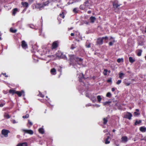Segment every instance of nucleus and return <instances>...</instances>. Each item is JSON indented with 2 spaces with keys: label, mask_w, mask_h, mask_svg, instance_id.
<instances>
[{
  "label": "nucleus",
  "mask_w": 146,
  "mask_h": 146,
  "mask_svg": "<svg viewBox=\"0 0 146 146\" xmlns=\"http://www.w3.org/2000/svg\"><path fill=\"white\" fill-rule=\"evenodd\" d=\"M59 42L58 41H56L54 42L51 46V49L52 50H56L58 46Z\"/></svg>",
  "instance_id": "obj_3"
},
{
  "label": "nucleus",
  "mask_w": 146,
  "mask_h": 146,
  "mask_svg": "<svg viewBox=\"0 0 146 146\" xmlns=\"http://www.w3.org/2000/svg\"><path fill=\"white\" fill-rule=\"evenodd\" d=\"M92 78L93 80H95L96 78V77L95 76H93L92 77Z\"/></svg>",
  "instance_id": "obj_52"
},
{
  "label": "nucleus",
  "mask_w": 146,
  "mask_h": 146,
  "mask_svg": "<svg viewBox=\"0 0 146 146\" xmlns=\"http://www.w3.org/2000/svg\"><path fill=\"white\" fill-rule=\"evenodd\" d=\"M121 82V80H119L116 82V84L117 85H119Z\"/></svg>",
  "instance_id": "obj_41"
},
{
  "label": "nucleus",
  "mask_w": 146,
  "mask_h": 146,
  "mask_svg": "<svg viewBox=\"0 0 146 146\" xmlns=\"http://www.w3.org/2000/svg\"><path fill=\"white\" fill-rule=\"evenodd\" d=\"M59 16L62 18L64 19L65 17L64 15V12H63L62 13H60L59 14Z\"/></svg>",
  "instance_id": "obj_30"
},
{
  "label": "nucleus",
  "mask_w": 146,
  "mask_h": 146,
  "mask_svg": "<svg viewBox=\"0 0 146 146\" xmlns=\"http://www.w3.org/2000/svg\"><path fill=\"white\" fill-rule=\"evenodd\" d=\"M49 3V1H47L43 2L42 4L37 3L36 6V7L39 9L40 10H41L42 8L46 6H48Z\"/></svg>",
  "instance_id": "obj_2"
},
{
  "label": "nucleus",
  "mask_w": 146,
  "mask_h": 146,
  "mask_svg": "<svg viewBox=\"0 0 146 146\" xmlns=\"http://www.w3.org/2000/svg\"><path fill=\"white\" fill-rule=\"evenodd\" d=\"M103 123L104 124H106L108 121V120L107 119V118H104L103 119Z\"/></svg>",
  "instance_id": "obj_28"
},
{
  "label": "nucleus",
  "mask_w": 146,
  "mask_h": 146,
  "mask_svg": "<svg viewBox=\"0 0 146 146\" xmlns=\"http://www.w3.org/2000/svg\"><path fill=\"white\" fill-rule=\"evenodd\" d=\"M38 96L42 98H44V95L40 92H39V94L38 95Z\"/></svg>",
  "instance_id": "obj_37"
},
{
  "label": "nucleus",
  "mask_w": 146,
  "mask_h": 146,
  "mask_svg": "<svg viewBox=\"0 0 146 146\" xmlns=\"http://www.w3.org/2000/svg\"><path fill=\"white\" fill-rule=\"evenodd\" d=\"M12 123H13V124H15V123H17V122L16 121H15V119H13V120L12 121Z\"/></svg>",
  "instance_id": "obj_46"
},
{
  "label": "nucleus",
  "mask_w": 146,
  "mask_h": 146,
  "mask_svg": "<svg viewBox=\"0 0 146 146\" xmlns=\"http://www.w3.org/2000/svg\"><path fill=\"white\" fill-rule=\"evenodd\" d=\"M110 38H111H111H113L112 37H111Z\"/></svg>",
  "instance_id": "obj_63"
},
{
  "label": "nucleus",
  "mask_w": 146,
  "mask_h": 146,
  "mask_svg": "<svg viewBox=\"0 0 146 146\" xmlns=\"http://www.w3.org/2000/svg\"><path fill=\"white\" fill-rule=\"evenodd\" d=\"M38 131L40 133L42 134H43L44 133V130L42 128H39L38 129Z\"/></svg>",
  "instance_id": "obj_24"
},
{
  "label": "nucleus",
  "mask_w": 146,
  "mask_h": 146,
  "mask_svg": "<svg viewBox=\"0 0 146 146\" xmlns=\"http://www.w3.org/2000/svg\"><path fill=\"white\" fill-rule=\"evenodd\" d=\"M114 42H115V40H113V42H110L109 43V45L110 46H112L113 45V43Z\"/></svg>",
  "instance_id": "obj_39"
},
{
  "label": "nucleus",
  "mask_w": 146,
  "mask_h": 146,
  "mask_svg": "<svg viewBox=\"0 0 146 146\" xmlns=\"http://www.w3.org/2000/svg\"><path fill=\"white\" fill-rule=\"evenodd\" d=\"M108 39L107 36H106L105 37H102V38L99 37L98 38L97 40V43L99 44L102 45L103 44V40H104V42L106 43L107 42V40Z\"/></svg>",
  "instance_id": "obj_1"
},
{
  "label": "nucleus",
  "mask_w": 146,
  "mask_h": 146,
  "mask_svg": "<svg viewBox=\"0 0 146 146\" xmlns=\"http://www.w3.org/2000/svg\"><path fill=\"white\" fill-rule=\"evenodd\" d=\"M62 53L60 51H58L56 54V56L59 58H62Z\"/></svg>",
  "instance_id": "obj_12"
},
{
  "label": "nucleus",
  "mask_w": 146,
  "mask_h": 146,
  "mask_svg": "<svg viewBox=\"0 0 146 146\" xmlns=\"http://www.w3.org/2000/svg\"><path fill=\"white\" fill-rule=\"evenodd\" d=\"M17 11L18 9L17 8H15L13 10L12 15L13 16H15Z\"/></svg>",
  "instance_id": "obj_18"
},
{
  "label": "nucleus",
  "mask_w": 146,
  "mask_h": 146,
  "mask_svg": "<svg viewBox=\"0 0 146 146\" xmlns=\"http://www.w3.org/2000/svg\"><path fill=\"white\" fill-rule=\"evenodd\" d=\"M97 99L98 101V102L100 103L102 100V98L100 95H98L97 96Z\"/></svg>",
  "instance_id": "obj_27"
},
{
  "label": "nucleus",
  "mask_w": 146,
  "mask_h": 146,
  "mask_svg": "<svg viewBox=\"0 0 146 146\" xmlns=\"http://www.w3.org/2000/svg\"><path fill=\"white\" fill-rule=\"evenodd\" d=\"M91 12L90 11H88V13H91Z\"/></svg>",
  "instance_id": "obj_57"
},
{
  "label": "nucleus",
  "mask_w": 146,
  "mask_h": 146,
  "mask_svg": "<svg viewBox=\"0 0 146 146\" xmlns=\"http://www.w3.org/2000/svg\"><path fill=\"white\" fill-rule=\"evenodd\" d=\"M86 46L87 48H89L90 47V44H88V45L86 44Z\"/></svg>",
  "instance_id": "obj_48"
},
{
  "label": "nucleus",
  "mask_w": 146,
  "mask_h": 146,
  "mask_svg": "<svg viewBox=\"0 0 146 146\" xmlns=\"http://www.w3.org/2000/svg\"><path fill=\"white\" fill-rule=\"evenodd\" d=\"M118 1L117 0H114L112 2L113 7L114 9H117L121 5V4H118Z\"/></svg>",
  "instance_id": "obj_6"
},
{
  "label": "nucleus",
  "mask_w": 146,
  "mask_h": 146,
  "mask_svg": "<svg viewBox=\"0 0 146 146\" xmlns=\"http://www.w3.org/2000/svg\"><path fill=\"white\" fill-rule=\"evenodd\" d=\"M28 124L30 126H32L33 124L29 120H28Z\"/></svg>",
  "instance_id": "obj_42"
},
{
  "label": "nucleus",
  "mask_w": 146,
  "mask_h": 146,
  "mask_svg": "<svg viewBox=\"0 0 146 146\" xmlns=\"http://www.w3.org/2000/svg\"><path fill=\"white\" fill-rule=\"evenodd\" d=\"M68 5H69L70 4V3H68Z\"/></svg>",
  "instance_id": "obj_62"
},
{
  "label": "nucleus",
  "mask_w": 146,
  "mask_h": 146,
  "mask_svg": "<svg viewBox=\"0 0 146 146\" xmlns=\"http://www.w3.org/2000/svg\"><path fill=\"white\" fill-rule=\"evenodd\" d=\"M111 93L110 92H108L107 93V94L106 95V97H111Z\"/></svg>",
  "instance_id": "obj_36"
},
{
  "label": "nucleus",
  "mask_w": 146,
  "mask_h": 146,
  "mask_svg": "<svg viewBox=\"0 0 146 146\" xmlns=\"http://www.w3.org/2000/svg\"><path fill=\"white\" fill-rule=\"evenodd\" d=\"M73 11L74 13H78V10H77V8H74L73 10Z\"/></svg>",
  "instance_id": "obj_33"
},
{
  "label": "nucleus",
  "mask_w": 146,
  "mask_h": 146,
  "mask_svg": "<svg viewBox=\"0 0 146 146\" xmlns=\"http://www.w3.org/2000/svg\"><path fill=\"white\" fill-rule=\"evenodd\" d=\"M110 138L109 136H108L105 140V143L106 144H108L110 143V141H109V139Z\"/></svg>",
  "instance_id": "obj_22"
},
{
  "label": "nucleus",
  "mask_w": 146,
  "mask_h": 146,
  "mask_svg": "<svg viewBox=\"0 0 146 146\" xmlns=\"http://www.w3.org/2000/svg\"><path fill=\"white\" fill-rule=\"evenodd\" d=\"M16 94H17L19 97H21L22 95L23 96H25V92L23 90L21 91H16Z\"/></svg>",
  "instance_id": "obj_9"
},
{
  "label": "nucleus",
  "mask_w": 146,
  "mask_h": 146,
  "mask_svg": "<svg viewBox=\"0 0 146 146\" xmlns=\"http://www.w3.org/2000/svg\"><path fill=\"white\" fill-rule=\"evenodd\" d=\"M16 91L13 89H11L9 90V92L10 94L13 95L15 94H16Z\"/></svg>",
  "instance_id": "obj_11"
},
{
  "label": "nucleus",
  "mask_w": 146,
  "mask_h": 146,
  "mask_svg": "<svg viewBox=\"0 0 146 146\" xmlns=\"http://www.w3.org/2000/svg\"><path fill=\"white\" fill-rule=\"evenodd\" d=\"M4 117H5L7 119H9L10 117V116L9 114L7 113H5Z\"/></svg>",
  "instance_id": "obj_25"
},
{
  "label": "nucleus",
  "mask_w": 146,
  "mask_h": 146,
  "mask_svg": "<svg viewBox=\"0 0 146 146\" xmlns=\"http://www.w3.org/2000/svg\"><path fill=\"white\" fill-rule=\"evenodd\" d=\"M29 117V115L28 114H27L25 116H23V118H27Z\"/></svg>",
  "instance_id": "obj_38"
},
{
  "label": "nucleus",
  "mask_w": 146,
  "mask_h": 146,
  "mask_svg": "<svg viewBox=\"0 0 146 146\" xmlns=\"http://www.w3.org/2000/svg\"><path fill=\"white\" fill-rule=\"evenodd\" d=\"M2 74L6 77H8V75H7L6 73H2Z\"/></svg>",
  "instance_id": "obj_45"
},
{
  "label": "nucleus",
  "mask_w": 146,
  "mask_h": 146,
  "mask_svg": "<svg viewBox=\"0 0 146 146\" xmlns=\"http://www.w3.org/2000/svg\"><path fill=\"white\" fill-rule=\"evenodd\" d=\"M80 9H82V7L81 5L80 6Z\"/></svg>",
  "instance_id": "obj_53"
},
{
  "label": "nucleus",
  "mask_w": 146,
  "mask_h": 146,
  "mask_svg": "<svg viewBox=\"0 0 146 146\" xmlns=\"http://www.w3.org/2000/svg\"><path fill=\"white\" fill-rule=\"evenodd\" d=\"M22 131L25 134L27 133L30 135H32L33 133V131L31 130L25 129H23Z\"/></svg>",
  "instance_id": "obj_7"
},
{
  "label": "nucleus",
  "mask_w": 146,
  "mask_h": 146,
  "mask_svg": "<svg viewBox=\"0 0 146 146\" xmlns=\"http://www.w3.org/2000/svg\"><path fill=\"white\" fill-rule=\"evenodd\" d=\"M10 30L11 32H12L13 33H15L17 31V30L13 29L11 28H10Z\"/></svg>",
  "instance_id": "obj_31"
},
{
  "label": "nucleus",
  "mask_w": 146,
  "mask_h": 146,
  "mask_svg": "<svg viewBox=\"0 0 146 146\" xmlns=\"http://www.w3.org/2000/svg\"><path fill=\"white\" fill-rule=\"evenodd\" d=\"M107 82L108 83H112V80L111 78H110L107 80Z\"/></svg>",
  "instance_id": "obj_40"
},
{
  "label": "nucleus",
  "mask_w": 146,
  "mask_h": 146,
  "mask_svg": "<svg viewBox=\"0 0 146 146\" xmlns=\"http://www.w3.org/2000/svg\"><path fill=\"white\" fill-rule=\"evenodd\" d=\"M131 80L133 81H135V80L134 79H132Z\"/></svg>",
  "instance_id": "obj_58"
},
{
  "label": "nucleus",
  "mask_w": 146,
  "mask_h": 146,
  "mask_svg": "<svg viewBox=\"0 0 146 146\" xmlns=\"http://www.w3.org/2000/svg\"><path fill=\"white\" fill-rule=\"evenodd\" d=\"M90 19L91 23H94L96 21V19L95 17L92 16L90 18Z\"/></svg>",
  "instance_id": "obj_15"
},
{
  "label": "nucleus",
  "mask_w": 146,
  "mask_h": 146,
  "mask_svg": "<svg viewBox=\"0 0 146 146\" xmlns=\"http://www.w3.org/2000/svg\"><path fill=\"white\" fill-rule=\"evenodd\" d=\"M129 61L131 63H133L135 61V60L133 58L131 57H130L129 58Z\"/></svg>",
  "instance_id": "obj_23"
},
{
  "label": "nucleus",
  "mask_w": 146,
  "mask_h": 146,
  "mask_svg": "<svg viewBox=\"0 0 146 146\" xmlns=\"http://www.w3.org/2000/svg\"><path fill=\"white\" fill-rule=\"evenodd\" d=\"M115 130L114 129H113L112 130V131L113 132H114L115 131Z\"/></svg>",
  "instance_id": "obj_54"
},
{
  "label": "nucleus",
  "mask_w": 146,
  "mask_h": 146,
  "mask_svg": "<svg viewBox=\"0 0 146 146\" xmlns=\"http://www.w3.org/2000/svg\"><path fill=\"white\" fill-rule=\"evenodd\" d=\"M142 51L141 50L139 49L138 50V51L137 52V55L138 56H140L141 55V53Z\"/></svg>",
  "instance_id": "obj_21"
},
{
  "label": "nucleus",
  "mask_w": 146,
  "mask_h": 146,
  "mask_svg": "<svg viewBox=\"0 0 146 146\" xmlns=\"http://www.w3.org/2000/svg\"><path fill=\"white\" fill-rule=\"evenodd\" d=\"M145 33H146V27H145Z\"/></svg>",
  "instance_id": "obj_59"
},
{
  "label": "nucleus",
  "mask_w": 146,
  "mask_h": 146,
  "mask_svg": "<svg viewBox=\"0 0 146 146\" xmlns=\"http://www.w3.org/2000/svg\"><path fill=\"white\" fill-rule=\"evenodd\" d=\"M134 114L135 115H137L139 114V113L137 112H134Z\"/></svg>",
  "instance_id": "obj_47"
},
{
  "label": "nucleus",
  "mask_w": 146,
  "mask_h": 146,
  "mask_svg": "<svg viewBox=\"0 0 146 146\" xmlns=\"http://www.w3.org/2000/svg\"><path fill=\"white\" fill-rule=\"evenodd\" d=\"M21 4L24 6H25L26 7H27L28 6V3L27 2H25L24 3L22 2Z\"/></svg>",
  "instance_id": "obj_26"
},
{
  "label": "nucleus",
  "mask_w": 146,
  "mask_h": 146,
  "mask_svg": "<svg viewBox=\"0 0 146 146\" xmlns=\"http://www.w3.org/2000/svg\"><path fill=\"white\" fill-rule=\"evenodd\" d=\"M17 146H27V144L26 142L19 143Z\"/></svg>",
  "instance_id": "obj_17"
},
{
  "label": "nucleus",
  "mask_w": 146,
  "mask_h": 146,
  "mask_svg": "<svg viewBox=\"0 0 146 146\" xmlns=\"http://www.w3.org/2000/svg\"><path fill=\"white\" fill-rule=\"evenodd\" d=\"M117 62L118 63H120L121 62H123V58H118L117 60Z\"/></svg>",
  "instance_id": "obj_29"
},
{
  "label": "nucleus",
  "mask_w": 146,
  "mask_h": 146,
  "mask_svg": "<svg viewBox=\"0 0 146 146\" xmlns=\"http://www.w3.org/2000/svg\"><path fill=\"white\" fill-rule=\"evenodd\" d=\"M121 139L122 141L124 142H126L127 141V138L126 136L122 137Z\"/></svg>",
  "instance_id": "obj_19"
},
{
  "label": "nucleus",
  "mask_w": 146,
  "mask_h": 146,
  "mask_svg": "<svg viewBox=\"0 0 146 146\" xmlns=\"http://www.w3.org/2000/svg\"><path fill=\"white\" fill-rule=\"evenodd\" d=\"M73 29V27H71L69 29L71 30L72 29Z\"/></svg>",
  "instance_id": "obj_56"
},
{
  "label": "nucleus",
  "mask_w": 146,
  "mask_h": 146,
  "mask_svg": "<svg viewBox=\"0 0 146 146\" xmlns=\"http://www.w3.org/2000/svg\"><path fill=\"white\" fill-rule=\"evenodd\" d=\"M115 90V89L114 88H112L111 89V91L113 92Z\"/></svg>",
  "instance_id": "obj_49"
},
{
  "label": "nucleus",
  "mask_w": 146,
  "mask_h": 146,
  "mask_svg": "<svg viewBox=\"0 0 146 146\" xmlns=\"http://www.w3.org/2000/svg\"><path fill=\"white\" fill-rule=\"evenodd\" d=\"M82 76H83V78L84 77V75L83 74Z\"/></svg>",
  "instance_id": "obj_61"
},
{
  "label": "nucleus",
  "mask_w": 146,
  "mask_h": 146,
  "mask_svg": "<svg viewBox=\"0 0 146 146\" xmlns=\"http://www.w3.org/2000/svg\"><path fill=\"white\" fill-rule=\"evenodd\" d=\"M124 74L123 73L120 72L119 73V78L122 79L124 77Z\"/></svg>",
  "instance_id": "obj_14"
},
{
  "label": "nucleus",
  "mask_w": 146,
  "mask_h": 146,
  "mask_svg": "<svg viewBox=\"0 0 146 146\" xmlns=\"http://www.w3.org/2000/svg\"><path fill=\"white\" fill-rule=\"evenodd\" d=\"M132 117V114L128 112H127L124 115V117L127 119L129 120L131 119V117Z\"/></svg>",
  "instance_id": "obj_5"
},
{
  "label": "nucleus",
  "mask_w": 146,
  "mask_h": 146,
  "mask_svg": "<svg viewBox=\"0 0 146 146\" xmlns=\"http://www.w3.org/2000/svg\"><path fill=\"white\" fill-rule=\"evenodd\" d=\"M34 0H29V1L31 2H32L34 1Z\"/></svg>",
  "instance_id": "obj_51"
},
{
  "label": "nucleus",
  "mask_w": 146,
  "mask_h": 146,
  "mask_svg": "<svg viewBox=\"0 0 146 146\" xmlns=\"http://www.w3.org/2000/svg\"><path fill=\"white\" fill-rule=\"evenodd\" d=\"M141 123V121L140 120L139 121H138L137 120H136L135 123V125H136L137 124H139Z\"/></svg>",
  "instance_id": "obj_34"
},
{
  "label": "nucleus",
  "mask_w": 146,
  "mask_h": 146,
  "mask_svg": "<svg viewBox=\"0 0 146 146\" xmlns=\"http://www.w3.org/2000/svg\"><path fill=\"white\" fill-rule=\"evenodd\" d=\"M108 72H109V73H110V70H109V71H108Z\"/></svg>",
  "instance_id": "obj_60"
},
{
  "label": "nucleus",
  "mask_w": 146,
  "mask_h": 146,
  "mask_svg": "<svg viewBox=\"0 0 146 146\" xmlns=\"http://www.w3.org/2000/svg\"><path fill=\"white\" fill-rule=\"evenodd\" d=\"M21 46L22 48L26 49L28 48V45L25 41L23 40L21 42Z\"/></svg>",
  "instance_id": "obj_10"
},
{
  "label": "nucleus",
  "mask_w": 146,
  "mask_h": 146,
  "mask_svg": "<svg viewBox=\"0 0 146 146\" xmlns=\"http://www.w3.org/2000/svg\"><path fill=\"white\" fill-rule=\"evenodd\" d=\"M136 111H138V112L139 111V110L138 109H136Z\"/></svg>",
  "instance_id": "obj_55"
},
{
  "label": "nucleus",
  "mask_w": 146,
  "mask_h": 146,
  "mask_svg": "<svg viewBox=\"0 0 146 146\" xmlns=\"http://www.w3.org/2000/svg\"><path fill=\"white\" fill-rule=\"evenodd\" d=\"M111 102L108 101L106 102L103 103V104L104 106H106L108 104H109Z\"/></svg>",
  "instance_id": "obj_32"
},
{
  "label": "nucleus",
  "mask_w": 146,
  "mask_h": 146,
  "mask_svg": "<svg viewBox=\"0 0 146 146\" xmlns=\"http://www.w3.org/2000/svg\"><path fill=\"white\" fill-rule=\"evenodd\" d=\"M139 130L142 132H144L146 131V128L144 127H141L139 128Z\"/></svg>",
  "instance_id": "obj_16"
},
{
  "label": "nucleus",
  "mask_w": 146,
  "mask_h": 146,
  "mask_svg": "<svg viewBox=\"0 0 146 146\" xmlns=\"http://www.w3.org/2000/svg\"><path fill=\"white\" fill-rule=\"evenodd\" d=\"M74 60L78 62L79 64H82V58H80L77 57H74Z\"/></svg>",
  "instance_id": "obj_8"
},
{
  "label": "nucleus",
  "mask_w": 146,
  "mask_h": 146,
  "mask_svg": "<svg viewBox=\"0 0 146 146\" xmlns=\"http://www.w3.org/2000/svg\"><path fill=\"white\" fill-rule=\"evenodd\" d=\"M70 35L71 36H73L74 35V33H72L71 34H70Z\"/></svg>",
  "instance_id": "obj_50"
},
{
  "label": "nucleus",
  "mask_w": 146,
  "mask_h": 146,
  "mask_svg": "<svg viewBox=\"0 0 146 146\" xmlns=\"http://www.w3.org/2000/svg\"><path fill=\"white\" fill-rule=\"evenodd\" d=\"M10 132L9 130L3 129L2 130L1 133L5 137H7L8 136V134Z\"/></svg>",
  "instance_id": "obj_4"
},
{
  "label": "nucleus",
  "mask_w": 146,
  "mask_h": 146,
  "mask_svg": "<svg viewBox=\"0 0 146 146\" xmlns=\"http://www.w3.org/2000/svg\"><path fill=\"white\" fill-rule=\"evenodd\" d=\"M108 71L107 69H104V75L106 76L107 75V72Z\"/></svg>",
  "instance_id": "obj_35"
},
{
  "label": "nucleus",
  "mask_w": 146,
  "mask_h": 146,
  "mask_svg": "<svg viewBox=\"0 0 146 146\" xmlns=\"http://www.w3.org/2000/svg\"><path fill=\"white\" fill-rule=\"evenodd\" d=\"M56 70L55 68H53L51 69L50 70V72L52 74H56Z\"/></svg>",
  "instance_id": "obj_20"
},
{
  "label": "nucleus",
  "mask_w": 146,
  "mask_h": 146,
  "mask_svg": "<svg viewBox=\"0 0 146 146\" xmlns=\"http://www.w3.org/2000/svg\"><path fill=\"white\" fill-rule=\"evenodd\" d=\"M5 104V103L3 104L2 103H1V101H0V107H3Z\"/></svg>",
  "instance_id": "obj_43"
},
{
  "label": "nucleus",
  "mask_w": 146,
  "mask_h": 146,
  "mask_svg": "<svg viewBox=\"0 0 146 146\" xmlns=\"http://www.w3.org/2000/svg\"><path fill=\"white\" fill-rule=\"evenodd\" d=\"M73 3V2H72V3H71V4H72Z\"/></svg>",
  "instance_id": "obj_64"
},
{
  "label": "nucleus",
  "mask_w": 146,
  "mask_h": 146,
  "mask_svg": "<svg viewBox=\"0 0 146 146\" xmlns=\"http://www.w3.org/2000/svg\"><path fill=\"white\" fill-rule=\"evenodd\" d=\"M78 78V80L80 82H82V73H80V74L77 75Z\"/></svg>",
  "instance_id": "obj_13"
},
{
  "label": "nucleus",
  "mask_w": 146,
  "mask_h": 146,
  "mask_svg": "<svg viewBox=\"0 0 146 146\" xmlns=\"http://www.w3.org/2000/svg\"><path fill=\"white\" fill-rule=\"evenodd\" d=\"M125 84L127 86H129L130 85V83H129L125 82Z\"/></svg>",
  "instance_id": "obj_44"
}]
</instances>
